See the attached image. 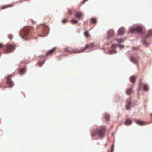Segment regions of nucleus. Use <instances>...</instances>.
<instances>
[{
	"instance_id": "f257e3e1",
	"label": "nucleus",
	"mask_w": 152,
	"mask_h": 152,
	"mask_svg": "<svg viewBox=\"0 0 152 152\" xmlns=\"http://www.w3.org/2000/svg\"><path fill=\"white\" fill-rule=\"evenodd\" d=\"M105 127L104 126L101 127L99 128L94 129L92 133V136L98 135L101 138H102L104 135Z\"/></svg>"
},
{
	"instance_id": "f03ea898",
	"label": "nucleus",
	"mask_w": 152,
	"mask_h": 152,
	"mask_svg": "<svg viewBox=\"0 0 152 152\" xmlns=\"http://www.w3.org/2000/svg\"><path fill=\"white\" fill-rule=\"evenodd\" d=\"M152 36V31L150 30L147 35L145 36L142 38L141 41L143 45L145 47H148L149 45L150 44V43L147 42L146 41L148 38L151 37Z\"/></svg>"
},
{
	"instance_id": "7ed1b4c3",
	"label": "nucleus",
	"mask_w": 152,
	"mask_h": 152,
	"mask_svg": "<svg viewBox=\"0 0 152 152\" xmlns=\"http://www.w3.org/2000/svg\"><path fill=\"white\" fill-rule=\"evenodd\" d=\"M88 48L91 49H96V48L95 47L94 43H92L86 45L85 46V48L83 49H82L80 50H79L78 49L74 50H73V52L75 53H79L83 52L86 49Z\"/></svg>"
},
{
	"instance_id": "20e7f679",
	"label": "nucleus",
	"mask_w": 152,
	"mask_h": 152,
	"mask_svg": "<svg viewBox=\"0 0 152 152\" xmlns=\"http://www.w3.org/2000/svg\"><path fill=\"white\" fill-rule=\"evenodd\" d=\"M142 26L141 25L137 26L136 27H130L129 28V32L132 33H134L135 31H137V32L140 34H142Z\"/></svg>"
},
{
	"instance_id": "39448f33",
	"label": "nucleus",
	"mask_w": 152,
	"mask_h": 152,
	"mask_svg": "<svg viewBox=\"0 0 152 152\" xmlns=\"http://www.w3.org/2000/svg\"><path fill=\"white\" fill-rule=\"evenodd\" d=\"M12 76L11 75H9L6 78V80H7V84L9 86V87H12L13 86V81L10 79V78Z\"/></svg>"
},
{
	"instance_id": "423d86ee",
	"label": "nucleus",
	"mask_w": 152,
	"mask_h": 152,
	"mask_svg": "<svg viewBox=\"0 0 152 152\" xmlns=\"http://www.w3.org/2000/svg\"><path fill=\"white\" fill-rule=\"evenodd\" d=\"M114 35V32L113 30L112 29L110 30L107 32L108 37L107 38V39H109L111 37L113 36Z\"/></svg>"
},
{
	"instance_id": "0eeeda50",
	"label": "nucleus",
	"mask_w": 152,
	"mask_h": 152,
	"mask_svg": "<svg viewBox=\"0 0 152 152\" xmlns=\"http://www.w3.org/2000/svg\"><path fill=\"white\" fill-rule=\"evenodd\" d=\"M124 33L125 29L123 27H122L120 28L118 31V35L122 36Z\"/></svg>"
},
{
	"instance_id": "6e6552de",
	"label": "nucleus",
	"mask_w": 152,
	"mask_h": 152,
	"mask_svg": "<svg viewBox=\"0 0 152 152\" xmlns=\"http://www.w3.org/2000/svg\"><path fill=\"white\" fill-rule=\"evenodd\" d=\"M83 16V14L80 12H77L75 14V17L76 18L80 19L81 17Z\"/></svg>"
},
{
	"instance_id": "1a4fd4ad",
	"label": "nucleus",
	"mask_w": 152,
	"mask_h": 152,
	"mask_svg": "<svg viewBox=\"0 0 152 152\" xmlns=\"http://www.w3.org/2000/svg\"><path fill=\"white\" fill-rule=\"evenodd\" d=\"M118 46L119 47L120 49H122L124 47V45H122L120 44H113L112 45L111 47L116 48Z\"/></svg>"
},
{
	"instance_id": "9d476101",
	"label": "nucleus",
	"mask_w": 152,
	"mask_h": 152,
	"mask_svg": "<svg viewBox=\"0 0 152 152\" xmlns=\"http://www.w3.org/2000/svg\"><path fill=\"white\" fill-rule=\"evenodd\" d=\"M25 68H22L19 70V73L20 75H22L25 73Z\"/></svg>"
},
{
	"instance_id": "9b49d317",
	"label": "nucleus",
	"mask_w": 152,
	"mask_h": 152,
	"mask_svg": "<svg viewBox=\"0 0 152 152\" xmlns=\"http://www.w3.org/2000/svg\"><path fill=\"white\" fill-rule=\"evenodd\" d=\"M117 52V51L115 49L110 50L108 52V53L110 54L116 53Z\"/></svg>"
},
{
	"instance_id": "f8f14e48",
	"label": "nucleus",
	"mask_w": 152,
	"mask_h": 152,
	"mask_svg": "<svg viewBox=\"0 0 152 152\" xmlns=\"http://www.w3.org/2000/svg\"><path fill=\"white\" fill-rule=\"evenodd\" d=\"M131 61L134 63H136L137 62L136 58L133 56H131L130 58Z\"/></svg>"
},
{
	"instance_id": "ddd939ff",
	"label": "nucleus",
	"mask_w": 152,
	"mask_h": 152,
	"mask_svg": "<svg viewBox=\"0 0 152 152\" xmlns=\"http://www.w3.org/2000/svg\"><path fill=\"white\" fill-rule=\"evenodd\" d=\"M135 121L137 123L140 125H142L145 123L144 122L142 121L138 120H135Z\"/></svg>"
},
{
	"instance_id": "4468645a",
	"label": "nucleus",
	"mask_w": 152,
	"mask_h": 152,
	"mask_svg": "<svg viewBox=\"0 0 152 152\" xmlns=\"http://www.w3.org/2000/svg\"><path fill=\"white\" fill-rule=\"evenodd\" d=\"M131 105V102L130 101H128L127 102V105L126 106V108L128 110H129L130 109V107Z\"/></svg>"
},
{
	"instance_id": "2eb2a0df",
	"label": "nucleus",
	"mask_w": 152,
	"mask_h": 152,
	"mask_svg": "<svg viewBox=\"0 0 152 152\" xmlns=\"http://www.w3.org/2000/svg\"><path fill=\"white\" fill-rule=\"evenodd\" d=\"M22 31L24 35L25 36H27L29 33V31L28 29H24Z\"/></svg>"
},
{
	"instance_id": "dca6fc26",
	"label": "nucleus",
	"mask_w": 152,
	"mask_h": 152,
	"mask_svg": "<svg viewBox=\"0 0 152 152\" xmlns=\"http://www.w3.org/2000/svg\"><path fill=\"white\" fill-rule=\"evenodd\" d=\"M132 123V121L131 120L129 119H127L126 120V121L124 123L125 124L127 125H129V124H131Z\"/></svg>"
},
{
	"instance_id": "f3484780",
	"label": "nucleus",
	"mask_w": 152,
	"mask_h": 152,
	"mask_svg": "<svg viewBox=\"0 0 152 152\" xmlns=\"http://www.w3.org/2000/svg\"><path fill=\"white\" fill-rule=\"evenodd\" d=\"M130 81L131 82L133 83L135 82L136 79V77L134 76H133L130 77Z\"/></svg>"
},
{
	"instance_id": "a211bd4d",
	"label": "nucleus",
	"mask_w": 152,
	"mask_h": 152,
	"mask_svg": "<svg viewBox=\"0 0 152 152\" xmlns=\"http://www.w3.org/2000/svg\"><path fill=\"white\" fill-rule=\"evenodd\" d=\"M125 40V39H116L115 40L118 42L119 43H121V42H123L124 40Z\"/></svg>"
},
{
	"instance_id": "6ab92c4d",
	"label": "nucleus",
	"mask_w": 152,
	"mask_h": 152,
	"mask_svg": "<svg viewBox=\"0 0 152 152\" xmlns=\"http://www.w3.org/2000/svg\"><path fill=\"white\" fill-rule=\"evenodd\" d=\"M13 48V46L12 45H9L7 47V50L9 51L11 50Z\"/></svg>"
},
{
	"instance_id": "aec40b11",
	"label": "nucleus",
	"mask_w": 152,
	"mask_h": 152,
	"mask_svg": "<svg viewBox=\"0 0 152 152\" xmlns=\"http://www.w3.org/2000/svg\"><path fill=\"white\" fill-rule=\"evenodd\" d=\"M55 48H53L51 50L48 51L46 53L47 55H49L51 54L53 51L55 50Z\"/></svg>"
},
{
	"instance_id": "412c9836",
	"label": "nucleus",
	"mask_w": 152,
	"mask_h": 152,
	"mask_svg": "<svg viewBox=\"0 0 152 152\" xmlns=\"http://www.w3.org/2000/svg\"><path fill=\"white\" fill-rule=\"evenodd\" d=\"M105 119L107 121L110 119V116L108 114L106 113L104 115Z\"/></svg>"
},
{
	"instance_id": "4be33fe9",
	"label": "nucleus",
	"mask_w": 152,
	"mask_h": 152,
	"mask_svg": "<svg viewBox=\"0 0 152 152\" xmlns=\"http://www.w3.org/2000/svg\"><path fill=\"white\" fill-rule=\"evenodd\" d=\"M132 92V90L131 88L127 89L126 90V94L128 95H129Z\"/></svg>"
},
{
	"instance_id": "5701e85b",
	"label": "nucleus",
	"mask_w": 152,
	"mask_h": 152,
	"mask_svg": "<svg viewBox=\"0 0 152 152\" xmlns=\"http://www.w3.org/2000/svg\"><path fill=\"white\" fill-rule=\"evenodd\" d=\"M84 35L86 38H88L90 37V35L89 33L87 31H86L85 32Z\"/></svg>"
},
{
	"instance_id": "b1692460",
	"label": "nucleus",
	"mask_w": 152,
	"mask_h": 152,
	"mask_svg": "<svg viewBox=\"0 0 152 152\" xmlns=\"http://www.w3.org/2000/svg\"><path fill=\"white\" fill-rule=\"evenodd\" d=\"M148 86L147 84H144L143 86V89L144 91H147L148 90Z\"/></svg>"
},
{
	"instance_id": "393cba45",
	"label": "nucleus",
	"mask_w": 152,
	"mask_h": 152,
	"mask_svg": "<svg viewBox=\"0 0 152 152\" xmlns=\"http://www.w3.org/2000/svg\"><path fill=\"white\" fill-rule=\"evenodd\" d=\"M45 62V60L43 61H40L38 62L37 64L40 67L42 66V65Z\"/></svg>"
},
{
	"instance_id": "a878e982",
	"label": "nucleus",
	"mask_w": 152,
	"mask_h": 152,
	"mask_svg": "<svg viewBox=\"0 0 152 152\" xmlns=\"http://www.w3.org/2000/svg\"><path fill=\"white\" fill-rule=\"evenodd\" d=\"M71 22L73 24H75L77 23L78 21L75 20L74 19H72L71 20Z\"/></svg>"
},
{
	"instance_id": "bb28decb",
	"label": "nucleus",
	"mask_w": 152,
	"mask_h": 152,
	"mask_svg": "<svg viewBox=\"0 0 152 152\" xmlns=\"http://www.w3.org/2000/svg\"><path fill=\"white\" fill-rule=\"evenodd\" d=\"M91 21L93 23H95L96 22V18H93L91 19Z\"/></svg>"
},
{
	"instance_id": "cd10ccee",
	"label": "nucleus",
	"mask_w": 152,
	"mask_h": 152,
	"mask_svg": "<svg viewBox=\"0 0 152 152\" xmlns=\"http://www.w3.org/2000/svg\"><path fill=\"white\" fill-rule=\"evenodd\" d=\"M11 7L10 5H7L4 6L2 7L1 8V9H4L6 8L7 7Z\"/></svg>"
},
{
	"instance_id": "c85d7f7f",
	"label": "nucleus",
	"mask_w": 152,
	"mask_h": 152,
	"mask_svg": "<svg viewBox=\"0 0 152 152\" xmlns=\"http://www.w3.org/2000/svg\"><path fill=\"white\" fill-rule=\"evenodd\" d=\"M8 38L10 39H11L13 38V36L11 34H9L8 36Z\"/></svg>"
},
{
	"instance_id": "c756f323",
	"label": "nucleus",
	"mask_w": 152,
	"mask_h": 152,
	"mask_svg": "<svg viewBox=\"0 0 152 152\" xmlns=\"http://www.w3.org/2000/svg\"><path fill=\"white\" fill-rule=\"evenodd\" d=\"M66 19H63V20H62V22L63 23H65L66 22Z\"/></svg>"
},
{
	"instance_id": "7c9ffc66",
	"label": "nucleus",
	"mask_w": 152,
	"mask_h": 152,
	"mask_svg": "<svg viewBox=\"0 0 152 152\" xmlns=\"http://www.w3.org/2000/svg\"><path fill=\"white\" fill-rule=\"evenodd\" d=\"M88 0H83L81 2L82 4H84Z\"/></svg>"
},
{
	"instance_id": "2f4dec72",
	"label": "nucleus",
	"mask_w": 152,
	"mask_h": 152,
	"mask_svg": "<svg viewBox=\"0 0 152 152\" xmlns=\"http://www.w3.org/2000/svg\"><path fill=\"white\" fill-rule=\"evenodd\" d=\"M113 147H114V145H113L112 146V147H111V152H113Z\"/></svg>"
},
{
	"instance_id": "473e14b6",
	"label": "nucleus",
	"mask_w": 152,
	"mask_h": 152,
	"mask_svg": "<svg viewBox=\"0 0 152 152\" xmlns=\"http://www.w3.org/2000/svg\"><path fill=\"white\" fill-rule=\"evenodd\" d=\"M65 51L66 52H68L69 51L68 48H65Z\"/></svg>"
},
{
	"instance_id": "72a5a7b5",
	"label": "nucleus",
	"mask_w": 152,
	"mask_h": 152,
	"mask_svg": "<svg viewBox=\"0 0 152 152\" xmlns=\"http://www.w3.org/2000/svg\"><path fill=\"white\" fill-rule=\"evenodd\" d=\"M20 36H21V37L23 39H24V38L21 35V34H20Z\"/></svg>"
},
{
	"instance_id": "f704fd0d",
	"label": "nucleus",
	"mask_w": 152,
	"mask_h": 152,
	"mask_svg": "<svg viewBox=\"0 0 152 152\" xmlns=\"http://www.w3.org/2000/svg\"><path fill=\"white\" fill-rule=\"evenodd\" d=\"M141 83H140V86L139 88V90L140 89V87H141Z\"/></svg>"
},
{
	"instance_id": "c9c22d12",
	"label": "nucleus",
	"mask_w": 152,
	"mask_h": 152,
	"mask_svg": "<svg viewBox=\"0 0 152 152\" xmlns=\"http://www.w3.org/2000/svg\"><path fill=\"white\" fill-rule=\"evenodd\" d=\"M2 46V44H0V48H1Z\"/></svg>"
},
{
	"instance_id": "e433bc0d",
	"label": "nucleus",
	"mask_w": 152,
	"mask_h": 152,
	"mask_svg": "<svg viewBox=\"0 0 152 152\" xmlns=\"http://www.w3.org/2000/svg\"><path fill=\"white\" fill-rule=\"evenodd\" d=\"M45 29H46V31H47V30H48V27H46Z\"/></svg>"
},
{
	"instance_id": "4c0bfd02",
	"label": "nucleus",
	"mask_w": 152,
	"mask_h": 152,
	"mask_svg": "<svg viewBox=\"0 0 152 152\" xmlns=\"http://www.w3.org/2000/svg\"><path fill=\"white\" fill-rule=\"evenodd\" d=\"M45 35H42V36H41V37H45Z\"/></svg>"
},
{
	"instance_id": "58836bf2",
	"label": "nucleus",
	"mask_w": 152,
	"mask_h": 152,
	"mask_svg": "<svg viewBox=\"0 0 152 152\" xmlns=\"http://www.w3.org/2000/svg\"><path fill=\"white\" fill-rule=\"evenodd\" d=\"M151 116H152V114H151Z\"/></svg>"
}]
</instances>
